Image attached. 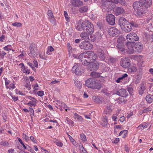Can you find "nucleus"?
Masks as SVG:
<instances>
[{"instance_id":"1","label":"nucleus","mask_w":153,"mask_h":153,"mask_svg":"<svg viewBox=\"0 0 153 153\" xmlns=\"http://www.w3.org/2000/svg\"><path fill=\"white\" fill-rule=\"evenodd\" d=\"M133 7L138 16H141L144 14L146 8L145 5L142 1H137L134 2Z\"/></svg>"},{"instance_id":"2","label":"nucleus","mask_w":153,"mask_h":153,"mask_svg":"<svg viewBox=\"0 0 153 153\" xmlns=\"http://www.w3.org/2000/svg\"><path fill=\"white\" fill-rule=\"evenodd\" d=\"M85 85L88 88L93 89H100L102 87L101 84L97 82L96 80L93 78H90L85 81Z\"/></svg>"},{"instance_id":"3","label":"nucleus","mask_w":153,"mask_h":153,"mask_svg":"<svg viewBox=\"0 0 153 153\" xmlns=\"http://www.w3.org/2000/svg\"><path fill=\"white\" fill-rule=\"evenodd\" d=\"M82 27L83 30H85L90 35L92 34L94 32L93 25L88 20L85 21L82 23Z\"/></svg>"},{"instance_id":"4","label":"nucleus","mask_w":153,"mask_h":153,"mask_svg":"<svg viewBox=\"0 0 153 153\" xmlns=\"http://www.w3.org/2000/svg\"><path fill=\"white\" fill-rule=\"evenodd\" d=\"M29 50L30 51V52L29 54L30 56L35 57L37 56V48L35 44L32 43L30 44L29 47Z\"/></svg>"},{"instance_id":"5","label":"nucleus","mask_w":153,"mask_h":153,"mask_svg":"<svg viewBox=\"0 0 153 153\" xmlns=\"http://www.w3.org/2000/svg\"><path fill=\"white\" fill-rule=\"evenodd\" d=\"M81 49L85 50H91L93 48V45L88 41H84L81 42L79 45Z\"/></svg>"},{"instance_id":"6","label":"nucleus","mask_w":153,"mask_h":153,"mask_svg":"<svg viewBox=\"0 0 153 153\" xmlns=\"http://www.w3.org/2000/svg\"><path fill=\"white\" fill-rule=\"evenodd\" d=\"M87 55H84V58L87 59L91 63L95 61L96 59L97 55L91 51L86 52Z\"/></svg>"},{"instance_id":"7","label":"nucleus","mask_w":153,"mask_h":153,"mask_svg":"<svg viewBox=\"0 0 153 153\" xmlns=\"http://www.w3.org/2000/svg\"><path fill=\"white\" fill-rule=\"evenodd\" d=\"M126 38L127 40L130 41V42L134 43L133 42L137 41L139 39V37L135 33H130L126 36Z\"/></svg>"},{"instance_id":"8","label":"nucleus","mask_w":153,"mask_h":153,"mask_svg":"<svg viewBox=\"0 0 153 153\" xmlns=\"http://www.w3.org/2000/svg\"><path fill=\"white\" fill-rule=\"evenodd\" d=\"M134 43L131 42H127L126 44L127 48L126 49V51L128 54H131L135 52L134 49Z\"/></svg>"},{"instance_id":"9","label":"nucleus","mask_w":153,"mask_h":153,"mask_svg":"<svg viewBox=\"0 0 153 153\" xmlns=\"http://www.w3.org/2000/svg\"><path fill=\"white\" fill-rule=\"evenodd\" d=\"M108 32L109 35L112 36H117L120 33L119 30L114 27L110 28Z\"/></svg>"},{"instance_id":"10","label":"nucleus","mask_w":153,"mask_h":153,"mask_svg":"<svg viewBox=\"0 0 153 153\" xmlns=\"http://www.w3.org/2000/svg\"><path fill=\"white\" fill-rule=\"evenodd\" d=\"M121 65L125 68H128L130 64L129 62V59L128 58H122L120 62Z\"/></svg>"},{"instance_id":"11","label":"nucleus","mask_w":153,"mask_h":153,"mask_svg":"<svg viewBox=\"0 0 153 153\" xmlns=\"http://www.w3.org/2000/svg\"><path fill=\"white\" fill-rule=\"evenodd\" d=\"M114 16L112 14H109L106 17V20L108 23L111 25H114L115 23Z\"/></svg>"},{"instance_id":"12","label":"nucleus","mask_w":153,"mask_h":153,"mask_svg":"<svg viewBox=\"0 0 153 153\" xmlns=\"http://www.w3.org/2000/svg\"><path fill=\"white\" fill-rule=\"evenodd\" d=\"M89 33L88 32H84L82 33L80 35V36L82 39L83 40H88L91 42H94L95 40V38L94 36L93 39H90L89 37Z\"/></svg>"},{"instance_id":"13","label":"nucleus","mask_w":153,"mask_h":153,"mask_svg":"<svg viewBox=\"0 0 153 153\" xmlns=\"http://www.w3.org/2000/svg\"><path fill=\"white\" fill-rule=\"evenodd\" d=\"M80 66L78 64H75V65L73 66L72 71L77 75H80L81 74L80 69Z\"/></svg>"},{"instance_id":"14","label":"nucleus","mask_w":153,"mask_h":153,"mask_svg":"<svg viewBox=\"0 0 153 153\" xmlns=\"http://www.w3.org/2000/svg\"><path fill=\"white\" fill-rule=\"evenodd\" d=\"M71 3L74 7H79L83 5V3L80 0H71Z\"/></svg>"},{"instance_id":"15","label":"nucleus","mask_w":153,"mask_h":153,"mask_svg":"<svg viewBox=\"0 0 153 153\" xmlns=\"http://www.w3.org/2000/svg\"><path fill=\"white\" fill-rule=\"evenodd\" d=\"M91 65H90V67H88V69L89 70L92 71H96L97 70L99 66V64L97 62L93 63H91Z\"/></svg>"},{"instance_id":"16","label":"nucleus","mask_w":153,"mask_h":153,"mask_svg":"<svg viewBox=\"0 0 153 153\" xmlns=\"http://www.w3.org/2000/svg\"><path fill=\"white\" fill-rule=\"evenodd\" d=\"M116 94L125 97H126L128 95V93L125 89H121L119 90L117 92Z\"/></svg>"},{"instance_id":"17","label":"nucleus","mask_w":153,"mask_h":153,"mask_svg":"<svg viewBox=\"0 0 153 153\" xmlns=\"http://www.w3.org/2000/svg\"><path fill=\"white\" fill-rule=\"evenodd\" d=\"M114 9L115 14L117 16L122 14L125 12L124 9L120 7H117Z\"/></svg>"},{"instance_id":"18","label":"nucleus","mask_w":153,"mask_h":153,"mask_svg":"<svg viewBox=\"0 0 153 153\" xmlns=\"http://www.w3.org/2000/svg\"><path fill=\"white\" fill-rule=\"evenodd\" d=\"M134 48L135 49V52H140L142 51L143 48V46L141 43H138L135 44L134 43Z\"/></svg>"},{"instance_id":"19","label":"nucleus","mask_w":153,"mask_h":153,"mask_svg":"<svg viewBox=\"0 0 153 153\" xmlns=\"http://www.w3.org/2000/svg\"><path fill=\"white\" fill-rule=\"evenodd\" d=\"M111 108V104H107V106L104 111V114H109L112 111Z\"/></svg>"},{"instance_id":"20","label":"nucleus","mask_w":153,"mask_h":153,"mask_svg":"<svg viewBox=\"0 0 153 153\" xmlns=\"http://www.w3.org/2000/svg\"><path fill=\"white\" fill-rule=\"evenodd\" d=\"M122 28H124V30L126 32L128 33L130 32L132 29L130 22H127L126 24H125V25Z\"/></svg>"},{"instance_id":"21","label":"nucleus","mask_w":153,"mask_h":153,"mask_svg":"<svg viewBox=\"0 0 153 153\" xmlns=\"http://www.w3.org/2000/svg\"><path fill=\"white\" fill-rule=\"evenodd\" d=\"M128 22L126 21V20L125 18L121 17L120 18L119 20V24L122 28L124 25H125V24H126L127 22Z\"/></svg>"},{"instance_id":"22","label":"nucleus","mask_w":153,"mask_h":153,"mask_svg":"<svg viewBox=\"0 0 153 153\" xmlns=\"http://www.w3.org/2000/svg\"><path fill=\"white\" fill-rule=\"evenodd\" d=\"M97 58L100 60H104L106 58L105 55L103 51H101L98 53Z\"/></svg>"},{"instance_id":"23","label":"nucleus","mask_w":153,"mask_h":153,"mask_svg":"<svg viewBox=\"0 0 153 153\" xmlns=\"http://www.w3.org/2000/svg\"><path fill=\"white\" fill-rule=\"evenodd\" d=\"M108 123V119L106 116L103 117L101 123V125L103 127L106 126Z\"/></svg>"},{"instance_id":"24","label":"nucleus","mask_w":153,"mask_h":153,"mask_svg":"<svg viewBox=\"0 0 153 153\" xmlns=\"http://www.w3.org/2000/svg\"><path fill=\"white\" fill-rule=\"evenodd\" d=\"M145 6V8L150 7L152 4V0H143L141 1Z\"/></svg>"},{"instance_id":"25","label":"nucleus","mask_w":153,"mask_h":153,"mask_svg":"<svg viewBox=\"0 0 153 153\" xmlns=\"http://www.w3.org/2000/svg\"><path fill=\"white\" fill-rule=\"evenodd\" d=\"M145 89V85L144 83H142L141 84L140 88L139 90V94L142 95L144 93V90Z\"/></svg>"},{"instance_id":"26","label":"nucleus","mask_w":153,"mask_h":153,"mask_svg":"<svg viewBox=\"0 0 153 153\" xmlns=\"http://www.w3.org/2000/svg\"><path fill=\"white\" fill-rule=\"evenodd\" d=\"M83 58L84 60L81 58V60H80L81 62H82V64L84 65H88L89 64H91V63L89 62V61L87 59L84 58V55Z\"/></svg>"},{"instance_id":"27","label":"nucleus","mask_w":153,"mask_h":153,"mask_svg":"<svg viewBox=\"0 0 153 153\" xmlns=\"http://www.w3.org/2000/svg\"><path fill=\"white\" fill-rule=\"evenodd\" d=\"M153 20V18L152 17H149L146 20L147 22L148 23H150L149 24H148L147 25V27L148 28H151L152 27V22Z\"/></svg>"},{"instance_id":"28","label":"nucleus","mask_w":153,"mask_h":153,"mask_svg":"<svg viewBox=\"0 0 153 153\" xmlns=\"http://www.w3.org/2000/svg\"><path fill=\"white\" fill-rule=\"evenodd\" d=\"M146 100L149 103H151L153 101V95L150 94L147 95L146 97Z\"/></svg>"},{"instance_id":"29","label":"nucleus","mask_w":153,"mask_h":153,"mask_svg":"<svg viewBox=\"0 0 153 153\" xmlns=\"http://www.w3.org/2000/svg\"><path fill=\"white\" fill-rule=\"evenodd\" d=\"M92 100L94 102L96 103H100L102 102L101 100L97 96H93L92 97Z\"/></svg>"},{"instance_id":"30","label":"nucleus","mask_w":153,"mask_h":153,"mask_svg":"<svg viewBox=\"0 0 153 153\" xmlns=\"http://www.w3.org/2000/svg\"><path fill=\"white\" fill-rule=\"evenodd\" d=\"M88 10V7L86 6H84L80 8L79 9V11L80 13H83L87 12Z\"/></svg>"},{"instance_id":"31","label":"nucleus","mask_w":153,"mask_h":153,"mask_svg":"<svg viewBox=\"0 0 153 153\" xmlns=\"http://www.w3.org/2000/svg\"><path fill=\"white\" fill-rule=\"evenodd\" d=\"M26 83L24 86L28 90H30L31 88V85L29 79H27L26 81Z\"/></svg>"},{"instance_id":"32","label":"nucleus","mask_w":153,"mask_h":153,"mask_svg":"<svg viewBox=\"0 0 153 153\" xmlns=\"http://www.w3.org/2000/svg\"><path fill=\"white\" fill-rule=\"evenodd\" d=\"M84 55V54L83 53H82L80 54L79 56L76 54H74L73 55V57L75 58H77L81 60V58L84 60V58H83V56Z\"/></svg>"},{"instance_id":"33","label":"nucleus","mask_w":153,"mask_h":153,"mask_svg":"<svg viewBox=\"0 0 153 153\" xmlns=\"http://www.w3.org/2000/svg\"><path fill=\"white\" fill-rule=\"evenodd\" d=\"M117 48L120 51L123 52L124 51L125 49L124 48V45L121 43H119L117 45Z\"/></svg>"},{"instance_id":"34","label":"nucleus","mask_w":153,"mask_h":153,"mask_svg":"<svg viewBox=\"0 0 153 153\" xmlns=\"http://www.w3.org/2000/svg\"><path fill=\"white\" fill-rule=\"evenodd\" d=\"M19 65L22 66V69H24V71L23 72L24 73H27V74H29L30 72V70L29 69H27L26 70L25 68V67L24 66V64L23 63H21L19 64Z\"/></svg>"},{"instance_id":"35","label":"nucleus","mask_w":153,"mask_h":153,"mask_svg":"<svg viewBox=\"0 0 153 153\" xmlns=\"http://www.w3.org/2000/svg\"><path fill=\"white\" fill-rule=\"evenodd\" d=\"M37 101H30L29 102L27 103V105L30 106V107H31L33 106H34V107L36 105V102Z\"/></svg>"},{"instance_id":"36","label":"nucleus","mask_w":153,"mask_h":153,"mask_svg":"<svg viewBox=\"0 0 153 153\" xmlns=\"http://www.w3.org/2000/svg\"><path fill=\"white\" fill-rule=\"evenodd\" d=\"M91 75L93 78H96L100 76V74L99 73L95 72H91Z\"/></svg>"},{"instance_id":"37","label":"nucleus","mask_w":153,"mask_h":153,"mask_svg":"<svg viewBox=\"0 0 153 153\" xmlns=\"http://www.w3.org/2000/svg\"><path fill=\"white\" fill-rule=\"evenodd\" d=\"M74 116L75 118H76L79 121H82L83 120V118L82 117L76 113L74 114Z\"/></svg>"},{"instance_id":"38","label":"nucleus","mask_w":153,"mask_h":153,"mask_svg":"<svg viewBox=\"0 0 153 153\" xmlns=\"http://www.w3.org/2000/svg\"><path fill=\"white\" fill-rule=\"evenodd\" d=\"M54 50L53 48L51 46H49L48 48V50L47 51V54L48 55H50L51 53H50V52H52Z\"/></svg>"},{"instance_id":"39","label":"nucleus","mask_w":153,"mask_h":153,"mask_svg":"<svg viewBox=\"0 0 153 153\" xmlns=\"http://www.w3.org/2000/svg\"><path fill=\"white\" fill-rule=\"evenodd\" d=\"M74 81L76 86L79 88H81L82 86V84L80 82L77 80H75Z\"/></svg>"},{"instance_id":"40","label":"nucleus","mask_w":153,"mask_h":153,"mask_svg":"<svg viewBox=\"0 0 153 153\" xmlns=\"http://www.w3.org/2000/svg\"><path fill=\"white\" fill-rule=\"evenodd\" d=\"M124 41V38L123 37L121 36H120L117 39V42L119 43H122Z\"/></svg>"},{"instance_id":"41","label":"nucleus","mask_w":153,"mask_h":153,"mask_svg":"<svg viewBox=\"0 0 153 153\" xmlns=\"http://www.w3.org/2000/svg\"><path fill=\"white\" fill-rule=\"evenodd\" d=\"M48 15L51 17V18H53V19H54L53 13L51 10H49L47 12Z\"/></svg>"},{"instance_id":"42","label":"nucleus","mask_w":153,"mask_h":153,"mask_svg":"<svg viewBox=\"0 0 153 153\" xmlns=\"http://www.w3.org/2000/svg\"><path fill=\"white\" fill-rule=\"evenodd\" d=\"M152 109V108L151 107H149L143 109V113H146L150 111H151Z\"/></svg>"},{"instance_id":"43","label":"nucleus","mask_w":153,"mask_h":153,"mask_svg":"<svg viewBox=\"0 0 153 153\" xmlns=\"http://www.w3.org/2000/svg\"><path fill=\"white\" fill-rule=\"evenodd\" d=\"M80 150L81 153H87L86 151L85 150V149L82 146H81V147L80 146H79Z\"/></svg>"},{"instance_id":"44","label":"nucleus","mask_w":153,"mask_h":153,"mask_svg":"<svg viewBox=\"0 0 153 153\" xmlns=\"http://www.w3.org/2000/svg\"><path fill=\"white\" fill-rule=\"evenodd\" d=\"M65 120L68 122V124H71L73 126H74L73 124L74 122L70 119L68 118V117H67L65 119Z\"/></svg>"},{"instance_id":"45","label":"nucleus","mask_w":153,"mask_h":153,"mask_svg":"<svg viewBox=\"0 0 153 153\" xmlns=\"http://www.w3.org/2000/svg\"><path fill=\"white\" fill-rule=\"evenodd\" d=\"M12 25L13 26L17 27H20L22 25V24L21 23L17 22H16L14 23H12Z\"/></svg>"},{"instance_id":"46","label":"nucleus","mask_w":153,"mask_h":153,"mask_svg":"<svg viewBox=\"0 0 153 153\" xmlns=\"http://www.w3.org/2000/svg\"><path fill=\"white\" fill-rule=\"evenodd\" d=\"M68 136H69L70 140L72 142V143L74 145H76V142L74 140L72 137L70 135H68Z\"/></svg>"},{"instance_id":"47","label":"nucleus","mask_w":153,"mask_h":153,"mask_svg":"<svg viewBox=\"0 0 153 153\" xmlns=\"http://www.w3.org/2000/svg\"><path fill=\"white\" fill-rule=\"evenodd\" d=\"M116 61V59L115 58L110 57L109 60V62L112 63H114Z\"/></svg>"},{"instance_id":"48","label":"nucleus","mask_w":153,"mask_h":153,"mask_svg":"<svg viewBox=\"0 0 153 153\" xmlns=\"http://www.w3.org/2000/svg\"><path fill=\"white\" fill-rule=\"evenodd\" d=\"M130 24L132 29V27H136L138 26L137 24L133 22H130Z\"/></svg>"},{"instance_id":"49","label":"nucleus","mask_w":153,"mask_h":153,"mask_svg":"<svg viewBox=\"0 0 153 153\" xmlns=\"http://www.w3.org/2000/svg\"><path fill=\"white\" fill-rule=\"evenodd\" d=\"M27 150L30 151V152L32 153H35V151L33 150V149L29 146L27 145Z\"/></svg>"},{"instance_id":"50","label":"nucleus","mask_w":153,"mask_h":153,"mask_svg":"<svg viewBox=\"0 0 153 153\" xmlns=\"http://www.w3.org/2000/svg\"><path fill=\"white\" fill-rule=\"evenodd\" d=\"M81 139L83 141H86L85 136L83 134H82L80 135Z\"/></svg>"},{"instance_id":"51","label":"nucleus","mask_w":153,"mask_h":153,"mask_svg":"<svg viewBox=\"0 0 153 153\" xmlns=\"http://www.w3.org/2000/svg\"><path fill=\"white\" fill-rule=\"evenodd\" d=\"M11 45H8L7 46H5L4 47V49L6 51H9V50H11Z\"/></svg>"},{"instance_id":"52","label":"nucleus","mask_w":153,"mask_h":153,"mask_svg":"<svg viewBox=\"0 0 153 153\" xmlns=\"http://www.w3.org/2000/svg\"><path fill=\"white\" fill-rule=\"evenodd\" d=\"M130 69L131 70V72H136L137 71L136 67L134 66L131 67L130 68Z\"/></svg>"},{"instance_id":"53","label":"nucleus","mask_w":153,"mask_h":153,"mask_svg":"<svg viewBox=\"0 0 153 153\" xmlns=\"http://www.w3.org/2000/svg\"><path fill=\"white\" fill-rule=\"evenodd\" d=\"M64 16H65V19H66V20L68 21H69V17H68V14L67 12L66 11H65L64 12Z\"/></svg>"},{"instance_id":"54","label":"nucleus","mask_w":153,"mask_h":153,"mask_svg":"<svg viewBox=\"0 0 153 153\" xmlns=\"http://www.w3.org/2000/svg\"><path fill=\"white\" fill-rule=\"evenodd\" d=\"M107 1L110 2H113L117 4L119 1V0H107Z\"/></svg>"},{"instance_id":"55","label":"nucleus","mask_w":153,"mask_h":153,"mask_svg":"<svg viewBox=\"0 0 153 153\" xmlns=\"http://www.w3.org/2000/svg\"><path fill=\"white\" fill-rule=\"evenodd\" d=\"M30 140L34 143H36V140L33 136H31L30 137Z\"/></svg>"},{"instance_id":"56","label":"nucleus","mask_w":153,"mask_h":153,"mask_svg":"<svg viewBox=\"0 0 153 153\" xmlns=\"http://www.w3.org/2000/svg\"><path fill=\"white\" fill-rule=\"evenodd\" d=\"M1 144L2 145L8 146L9 145L8 143L6 141H2L1 142Z\"/></svg>"},{"instance_id":"57","label":"nucleus","mask_w":153,"mask_h":153,"mask_svg":"<svg viewBox=\"0 0 153 153\" xmlns=\"http://www.w3.org/2000/svg\"><path fill=\"white\" fill-rule=\"evenodd\" d=\"M22 137L25 140L28 141L29 140V137H28L26 134H23Z\"/></svg>"},{"instance_id":"58","label":"nucleus","mask_w":153,"mask_h":153,"mask_svg":"<svg viewBox=\"0 0 153 153\" xmlns=\"http://www.w3.org/2000/svg\"><path fill=\"white\" fill-rule=\"evenodd\" d=\"M27 98L28 99L30 100H31L30 101H37V100L35 99L33 97L30 96H28L27 97Z\"/></svg>"},{"instance_id":"59","label":"nucleus","mask_w":153,"mask_h":153,"mask_svg":"<svg viewBox=\"0 0 153 153\" xmlns=\"http://www.w3.org/2000/svg\"><path fill=\"white\" fill-rule=\"evenodd\" d=\"M100 77V81L102 83H103L105 82V80L104 79V78L102 76L99 77Z\"/></svg>"},{"instance_id":"60","label":"nucleus","mask_w":153,"mask_h":153,"mask_svg":"<svg viewBox=\"0 0 153 153\" xmlns=\"http://www.w3.org/2000/svg\"><path fill=\"white\" fill-rule=\"evenodd\" d=\"M37 94L38 96L41 97L44 94V91H38L37 92Z\"/></svg>"},{"instance_id":"61","label":"nucleus","mask_w":153,"mask_h":153,"mask_svg":"<svg viewBox=\"0 0 153 153\" xmlns=\"http://www.w3.org/2000/svg\"><path fill=\"white\" fill-rule=\"evenodd\" d=\"M76 28L78 30L80 31H81L82 30H83V28H82V24L81 25V26L80 25H77L76 27Z\"/></svg>"},{"instance_id":"62","label":"nucleus","mask_w":153,"mask_h":153,"mask_svg":"<svg viewBox=\"0 0 153 153\" xmlns=\"http://www.w3.org/2000/svg\"><path fill=\"white\" fill-rule=\"evenodd\" d=\"M2 116L3 120L6 121L7 119L6 114L4 113H2Z\"/></svg>"},{"instance_id":"63","label":"nucleus","mask_w":153,"mask_h":153,"mask_svg":"<svg viewBox=\"0 0 153 153\" xmlns=\"http://www.w3.org/2000/svg\"><path fill=\"white\" fill-rule=\"evenodd\" d=\"M56 145L60 147H62L63 145L62 143L60 142H56Z\"/></svg>"},{"instance_id":"64","label":"nucleus","mask_w":153,"mask_h":153,"mask_svg":"<svg viewBox=\"0 0 153 153\" xmlns=\"http://www.w3.org/2000/svg\"><path fill=\"white\" fill-rule=\"evenodd\" d=\"M10 83V81L9 80H5V84L6 87V88H9L8 87V85Z\"/></svg>"}]
</instances>
